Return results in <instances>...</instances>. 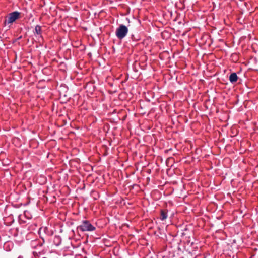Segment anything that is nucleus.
I'll use <instances>...</instances> for the list:
<instances>
[{
	"label": "nucleus",
	"mask_w": 258,
	"mask_h": 258,
	"mask_svg": "<svg viewBox=\"0 0 258 258\" xmlns=\"http://www.w3.org/2000/svg\"><path fill=\"white\" fill-rule=\"evenodd\" d=\"M167 215L166 212H165L164 211H162L161 213L160 219L162 220H164L166 219L167 218Z\"/></svg>",
	"instance_id": "5"
},
{
	"label": "nucleus",
	"mask_w": 258,
	"mask_h": 258,
	"mask_svg": "<svg viewBox=\"0 0 258 258\" xmlns=\"http://www.w3.org/2000/svg\"><path fill=\"white\" fill-rule=\"evenodd\" d=\"M82 231H92L95 230V228L88 221H83L82 224L79 227Z\"/></svg>",
	"instance_id": "2"
},
{
	"label": "nucleus",
	"mask_w": 258,
	"mask_h": 258,
	"mask_svg": "<svg viewBox=\"0 0 258 258\" xmlns=\"http://www.w3.org/2000/svg\"><path fill=\"white\" fill-rule=\"evenodd\" d=\"M18 258H23V257L21 256H20Z\"/></svg>",
	"instance_id": "7"
},
{
	"label": "nucleus",
	"mask_w": 258,
	"mask_h": 258,
	"mask_svg": "<svg viewBox=\"0 0 258 258\" xmlns=\"http://www.w3.org/2000/svg\"><path fill=\"white\" fill-rule=\"evenodd\" d=\"M20 14V13L18 12H14L10 13L8 16L7 20H6V22L7 21L8 23H12L19 17Z\"/></svg>",
	"instance_id": "3"
},
{
	"label": "nucleus",
	"mask_w": 258,
	"mask_h": 258,
	"mask_svg": "<svg viewBox=\"0 0 258 258\" xmlns=\"http://www.w3.org/2000/svg\"><path fill=\"white\" fill-rule=\"evenodd\" d=\"M35 30L37 34H40L41 32V27L39 25H37L35 27Z\"/></svg>",
	"instance_id": "6"
},
{
	"label": "nucleus",
	"mask_w": 258,
	"mask_h": 258,
	"mask_svg": "<svg viewBox=\"0 0 258 258\" xmlns=\"http://www.w3.org/2000/svg\"><path fill=\"white\" fill-rule=\"evenodd\" d=\"M238 77L235 73H232L229 76L230 81L233 83L237 81Z\"/></svg>",
	"instance_id": "4"
},
{
	"label": "nucleus",
	"mask_w": 258,
	"mask_h": 258,
	"mask_svg": "<svg viewBox=\"0 0 258 258\" xmlns=\"http://www.w3.org/2000/svg\"><path fill=\"white\" fill-rule=\"evenodd\" d=\"M128 32L127 28L123 25H121L117 28L115 34L116 37L119 39H122L126 35Z\"/></svg>",
	"instance_id": "1"
}]
</instances>
